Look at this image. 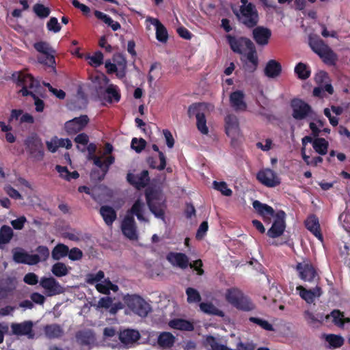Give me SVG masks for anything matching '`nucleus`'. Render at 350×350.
<instances>
[{
  "label": "nucleus",
  "mask_w": 350,
  "mask_h": 350,
  "mask_svg": "<svg viewBox=\"0 0 350 350\" xmlns=\"http://www.w3.org/2000/svg\"><path fill=\"white\" fill-rule=\"evenodd\" d=\"M145 204L140 199L135 201L131 208L126 211V213L121 223V230L123 234L131 240L137 238V226L134 216L140 221L148 222V220L144 217Z\"/></svg>",
  "instance_id": "f257e3e1"
},
{
  "label": "nucleus",
  "mask_w": 350,
  "mask_h": 350,
  "mask_svg": "<svg viewBox=\"0 0 350 350\" xmlns=\"http://www.w3.org/2000/svg\"><path fill=\"white\" fill-rule=\"evenodd\" d=\"M309 44L312 50L317 53L323 61L329 65H334L336 56L333 51L319 38H310Z\"/></svg>",
  "instance_id": "f03ea898"
},
{
  "label": "nucleus",
  "mask_w": 350,
  "mask_h": 350,
  "mask_svg": "<svg viewBox=\"0 0 350 350\" xmlns=\"http://www.w3.org/2000/svg\"><path fill=\"white\" fill-rule=\"evenodd\" d=\"M239 21L247 28H253L258 23V13L254 4H250L245 8L240 7L239 12H234Z\"/></svg>",
  "instance_id": "7ed1b4c3"
},
{
  "label": "nucleus",
  "mask_w": 350,
  "mask_h": 350,
  "mask_svg": "<svg viewBox=\"0 0 350 350\" xmlns=\"http://www.w3.org/2000/svg\"><path fill=\"white\" fill-rule=\"evenodd\" d=\"M26 151L29 157L36 161L42 160L44 154V145L42 139L36 133L28 136L25 142Z\"/></svg>",
  "instance_id": "20e7f679"
},
{
  "label": "nucleus",
  "mask_w": 350,
  "mask_h": 350,
  "mask_svg": "<svg viewBox=\"0 0 350 350\" xmlns=\"http://www.w3.org/2000/svg\"><path fill=\"white\" fill-rule=\"evenodd\" d=\"M226 299L230 304L239 310H250L254 308L249 299L236 288H230L227 291Z\"/></svg>",
  "instance_id": "39448f33"
},
{
  "label": "nucleus",
  "mask_w": 350,
  "mask_h": 350,
  "mask_svg": "<svg viewBox=\"0 0 350 350\" xmlns=\"http://www.w3.org/2000/svg\"><path fill=\"white\" fill-rule=\"evenodd\" d=\"M293 110L292 116L297 120H301L308 117L313 118L315 115L311 106L300 98H293L291 101Z\"/></svg>",
  "instance_id": "423d86ee"
},
{
  "label": "nucleus",
  "mask_w": 350,
  "mask_h": 350,
  "mask_svg": "<svg viewBox=\"0 0 350 350\" xmlns=\"http://www.w3.org/2000/svg\"><path fill=\"white\" fill-rule=\"evenodd\" d=\"M147 205L151 213L157 218L164 219L165 205L160 202L157 193L150 191L145 193Z\"/></svg>",
  "instance_id": "0eeeda50"
},
{
  "label": "nucleus",
  "mask_w": 350,
  "mask_h": 350,
  "mask_svg": "<svg viewBox=\"0 0 350 350\" xmlns=\"http://www.w3.org/2000/svg\"><path fill=\"white\" fill-rule=\"evenodd\" d=\"M126 302L128 307L140 317H146L150 310V305L139 296H129Z\"/></svg>",
  "instance_id": "6e6552de"
},
{
  "label": "nucleus",
  "mask_w": 350,
  "mask_h": 350,
  "mask_svg": "<svg viewBox=\"0 0 350 350\" xmlns=\"http://www.w3.org/2000/svg\"><path fill=\"white\" fill-rule=\"evenodd\" d=\"M286 213L284 211H278L271 227L267 230V235L270 238H278L283 234L286 229Z\"/></svg>",
  "instance_id": "1a4fd4ad"
},
{
  "label": "nucleus",
  "mask_w": 350,
  "mask_h": 350,
  "mask_svg": "<svg viewBox=\"0 0 350 350\" xmlns=\"http://www.w3.org/2000/svg\"><path fill=\"white\" fill-rule=\"evenodd\" d=\"M296 270L299 278L304 282H313L319 280V274L315 267L310 262H298Z\"/></svg>",
  "instance_id": "9d476101"
},
{
  "label": "nucleus",
  "mask_w": 350,
  "mask_h": 350,
  "mask_svg": "<svg viewBox=\"0 0 350 350\" xmlns=\"http://www.w3.org/2000/svg\"><path fill=\"white\" fill-rule=\"evenodd\" d=\"M226 38L231 50L237 54H243L244 46L247 49L254 44L250 38L244 36L237 37L228 34Z\"/></svg>",
  "instance_id": "9b49d317"
},
{
  "label": "nucleus",
  "mask_w": 350,
  "mask_h": 350,
  "mask_svg": "<svg viewBox=\"0 0 350 350\" xmlns=\"http://www.w3.org/2000/svg\"><path fill=\"white\" fill-rule=\"evenodd\" d=\"M257 180L267 187H275L280 184V179L276 173L269 169L260 170L256 175Z\"/></svg>",
  "instance_id": "f8f14e48"
},
{
  "label": "nucleus",
  "mask_w": 350,
  "mask_h": 350,
  "mask_svg": "<svg viewBox=\"0 0 350 350\" xmlns=\"http://www.w3.org/2000/svg\"><path fill=\"white\" fill-rule=\"evenodd\" d=\"M98 94L100 100L109 104L118 103L121 98L119 88L113 84H109L103 92L98 91Z\"/></svg>",
  "instance_id": "ddd939ff"
},
{
  "label": "nucleus",
  "mask_w": 350,
  "mask_h": 350,
  "mask_svg": "<svg viewBox=\"0 0 350 350\" xmlns=\"http://www.w3.org/2000/svg\"><path fill=\"white\" fill-rule=\"evenodd\" d=\"M253 28L252 38L256 44L260 46H267L272 35L271 29L263 26H257Z\"/></svg>",
  "instance_id": "4468645a"
},
{
  "label": "nucleus",
  "mask_w": 350,
  "mask_h": 350,
  "mask_svg": "<svg viewBox=\"0 0 350 350\" xmlns=\"http://www.w3.org/2000/svg\"><path fill=\"white\" fill-rule=\"evenodd\" d=\"M230 107L237 112H243L247 109V105L245 100V94L242 90H236L230 93L229 96Z\"/></svg>",
  "instance_id": "2eb2a0df"
},
{
  "label": "nucleus",
  "mask_w": 350,
  "mask_h": 350,
  "mask_svg": "<svg viewBox=\"0 0 350 350\" xmlns=\"http://www.w3.org/2000/svg\"><path fill=\"white\" fill-rule=\"evenodd\" d=\"M89 120L87 115H81L79 117L67 121L65 124V129L70 135L76 134L85 127Z\"/></svg>",
  "instance_id": "dca6fc26"
},
{
  "label": "nucleus",
  "mask_w": 350,
  "mask_h": 350,
  "mask_svg": "<svg viewBox=\"0 0 350 350\" xmlns=\"http://www.w3.org/2000/svg\"><path fill=\"white\" fill-rule=\"evenodd\" d=\"M126 180L128 183L137 189L144 188L150 182L148 171L143 170L139 174L135 175L131 172L127 174Z\"/></svg>",
  "instance_id": "f3484780"
},
{
  "label": "nucleus",
  "mask_w": 350,
  "mask_h": 350,
  "mask_svg": "<svg viewBox=\"0 0 350 350\" xmlns=\"http://www.w3.org/2000/svg\"><path fill=\"white\" fill-rule=\"evenodd\" d=\"M167 260L174 267L185 269L189 267V257L184 253L170 252L166 256Z\"/></svg>",
  "instance_id": "a211bd4d"
},
{
  "label": "nucleus",
  "mask_w": 350,
  "mask_h": 350,
  "mask_svg": "<svg viewBox=\"0 0 350 350\" xmlns=\"http://www.w3.org/2000/svg\"><path fill=\"white\" fill-rule=\"evenodd\" d=\"M253 208L258 215H260L265 222H269L271 217H275L274 209L267 204L262 203L258 200H254L252 203Z\"/></svg>",
  "instance_id": "6ab92c4d"
},
{
  "label": "nucleus",
  "mask_w": 350,
  "mask_h": 350,
  "mask_svg": "<svg viewBox=\"0 0 350 350\" xmlns=\"http://www.w3.org/2000/svg\"><path fill=\"white\" fill-rule=\"evenodd\" d=\"M33 323L31 321H26L21 323H12L11 329L14 334L19 336H27L29 338H33L34 333L32 327Z\"/></svg>",
  "instance_id": "aec40b11"
},
{
  "label": "nucleus",
  "mask_w": 350,
  "mask_h": 350,
  "mask_svg": "<svg viewBox=\"0 0 350 350\" xmlns=\"http://www.w3.org/2000/svg\"><path fill=\"white\" fill-rule=\"evenodd\" d=\"M226 133L232 138L238 135L239 131V120L234 114H228L225 117Z\"/></svg>",
  "instance_id": "412c9836"
},
{
  "label": "nucleus",
  "mask_w": 350,
  "mask_h": 350,
  "mask_svg": "<svg viewBox=\"0 0 350 350\" xmlns=\"http://www.w3.org/2000/svg\"><path fill=\"white\" fill-rule=\"evenodd\" d=\"M247 50L248 51L246 54L247 62L244 64L245 70L249 72H253L258 65V57L254 44Z\"/></svg>",
  "instance_id": "4be33fe9"
},
{
  "label": "nucleus",
  "mask_w": 350,
  "mask_h": 350,
  "mask_svg": "<svg viewBox=\"0 0 350 350\" xmlns=\"http://www.w3.org/2000/svg\"><path fill=\"white\" fill-rule=\"evenodd\" d=\"M16 84L18 86L28 88L31 90H35L40 86L39 81L36 80L31 74L23 72L18 73Z\"/></svg>",
  "instance_id": "5701e85b"
},
{
  "label": "nucleus",
  "mask_w": 350,
  "mask_h": 350,
  "mask_svg": "<svg viewBox=\"0 0 350 350\" xmlns=\"http://www.w3.org/2000/svg\"><path fill=\"white\" fill-rule=\"evenodd\" d=\"M118 338L122 344L119 345L118 347H120L122 345L129 347L138 340L139 334L137 331L134 329H126L119 334Z\"/></svg>",
  "instance_id": "b1692460"
},
{
  "label": "nucleus",
  "mask_w": 350,
  "mask_h": 350,
  "mask_svg": "<svg viewBox=\"0 0 350 350\" xmlns=\"http://www.w3.org/2000/svg\"><path fill=\"white\" fill-rule=\"evenodd\" d=\"M296 291L307 303H312L315 298L321 295V288L318 286L312 289H307L303 286H297Z\"/></svg>",
  "instance_id": "393cba45"
},
{
  "label": "nucleus",
  "mask_w": 350,
  "mask_h": 350,
  "mask_svg": "<svg viewBox=\"0 0 350 350\" xmlns=\"http://www.w3.org/2000/svg\"><path fill=\"white\" fill-rule=\"evenodd\" d=\"M306 228L312 232L319 240H323L321 232L319 218L315 215H311L305 221Z\"/></svg>",
  "instance_id": "a878e982"
},
{
  "label": "nucleus",
  "mask_w": 350,
  "mask_h": 350,
  "mask_svg": "<svg viewBox=\"0 0 350 350\" xmlns=\"http://www.w3.org/2000/svg\"><path fill=\"white\" fill-rule=\"evenodd\" d=\"M282 65L275 59H270L267 62L265 69V75L269 78H276L282 72Z\"/></svg>",
  "instance_id": "bb28decb"
},
{
  "label": "nucleus",
  "mask_w": 350,
  "mask_h": 350,
  "mask_svg": "<svg viewBox=\"0 0 350 350\" xmlns=\"http://www.w3.org/2000/svg\"><path fill=\"white\" fill-rule=\"evenodd\" d=\"M99 213L103 217L105 224L108 226H111L117 218V213L115 209L108 205L101 206L99 210Z\"/></svg>",
  "instance_id": "cd10ccee"
},
{
  "label": "nucleus",
  "mask_w": 350,
  "mask_h": 350,
  "mask_svg": "<svg viewBox=\"0 0 350 350\" xmlns=\"http://www.w3.org/2000/svg\"><path fill=\"white\" fill-rule=\"evenodd\" d=\"M148 19L156 28L157 40L165 43L168 40V33L165 27L157 18H149Z\"/></svg>",
  "instance_id": "c85d7f7f"
},
{
  "label": "nucleus",
  "mask_w": 350,
  "mask_h": 350,
  "mask_svg": "<svg viewBox=\"0 0 350 350\" xmlns=\"http://www.w3.org/2000/svg\"><path fill=\"white\" fill-rule=\"evenodd\" d=\"M204 345L208 350H234L226 345L221 344L217 338L212 336H205Z\"/></svg>",
  "instance_id": "c756f323"
},
{
  "label": "nucleus",
  "mask_w": 350,
  "mask_h": 350,
  "mask_svg": "<svg viewBox=\"0 0 350 350\" xmlns=\"http://www.w3.org/2000/svg\"><path fill=\"white\" fill-rule=\"evenodd\" d=\"M322 338L327 343V347L332 349H336L340 347L344 343V338L336 334H323Z\"/></svg>",
  "instance_id": "7c9ffc66"
},
{
  "label": "nucleus",
  "mask_w": 350,
  "mask_h": 350,
  "mask_svg": "<svg viewBox=\"0 0 350 350\" xmlns=\"http://www.w3.org/2000/svg\"><path fill=\"white\" fill-rule=\"evenodd\" d=\"M14 236L12 228L3 225L0 228V250H3L5 245L9 243Z\"/></svg>",
  "instance_id": "2f4dec72"
},
{
  "label": "nucleus",
  "mask_w": 350,
  "mask_h": 350,
  "mask_svg": "<svg viewBox=\"0 0 350 350\" xmlns=\"http://www.w3.org/2000/svg\"><path fill=\"white\" fill-rule=\"evenodd\" d=\"M325 318L332 319L333 323L340 327H345L346 325L350 323V319L345 317L339 310H334L330 314L326 315Z\"/></svg>",
  "instance_id": "473e14b6"
},
{
  "label": "nucleus",
  "mask_w": 350,
  "mask_h": 350,
  "mask_svg": "<svg viewBox=\"0 0 350 350\" xmlns=\"http://www.w3.org/2000/svg\"><path fill=\"white\" fill-rule=\"evenodd\" d=\"M169 325L171 328L183 331H191L193 329V325L191 322L180 319L170 321Z\"/></svg>",
  "instance_id": "72a5a7b5"
},
{
  "label": "nucleus",
  "mask_w": 350,
  "mask_h": 350,
  "mask_svg": "<svg viewBox=\"0 0 350 350\" xmlns=\"http://www.w3.org/2000/svg\"><path fill=\"white\" fill-rule=\"evenodd\" d=\"M94 15L98 19L101 20L110 27L113 31H117L121 27V25L118 22L114 21L109 15L104 12L96 10L94 12Z\"/></svg>",
  "instance_id": "f704fd0d"
},
{
  "label": "nucleus",
  "mask_w": 350,
  "mask_h": 350,
  "mask_svg": "<svg viewBox=\"0 0 350 350\" xmlns=\"http://www.w3.org/2000/svg\"><path fill=\"white\" fill-rule=\"evenodd\" d=\"M312 147L316 152L321 155H325L327 152L329 143L324 138L317 137L314 139Z\"/></svg>",
  "instance_id": "c9c22d12"
},
{
  "label": "nucleus",
  "mask_w": 350,
  "mask_h": 350,
  "mask_svg": "<svg viewBox=\"0 0 350 350\" xmlns=\"http://www.w3.org/2000/svg\"><path fill=\"white\" fill-rule=\"evenodd\" d=\"M295 73L299 79L306 80L311 74L310 67L304 63L299 62L295 67Z\"/></svg>",
  "instance_id": "e433bc0d"
},
{
  "label": "nucleus",
  "mask_w": 350,
  "mask_h": 350,
  "mask_svg": "<svg viewBox=\"0 0 350 350\" xmlns=\"http://www.w3.org/2000/svg\"><path fill=\"white\" fill-rule=\"evenodd\" d=\"M200 308L202 312L207 314L224 317V312L218 309L215 306L209 302H202L200 304Z\"/></svg>",
  "instance_id": "4c0bfd02"
},
{
  "label": "nucleus",
  "mask_w": 350,
  "mask_h": 350,
  "mask_svg": "<svg viewBox=\"0 0 350 350\" xmlns=\"http://www.w3.org/2000/svg\"><path fill=\"white\" fill-rule=\"evenodd\" d=\"M159 157L160 160V164L159 165H156L157 161L153 157H148L146 161L150 168L161 171L164 170L166 167V157L163 152H159Z\"/></svg>",
  "instance_id": "58836bf2"
},
{
  "label": "nucleus",
  "mask_w": 350,
  "mask_h": 350,
  "mask_svg": "<svg viewBox=\"0 0 350 350\" xmlns=\"http://www.w3.org/2000/svg\"><path fill=\"white\" fill-rule=\"evenodd\" d=\"M68 253V247L63 243H59L53 249L51 255L54 260H58L66 256Z\"/></svg>",
  "instance_id": "ea45409f"
},
{
  "label": "nucleus",
  "mask_w": 350,
  "mask_h": 350,
  "mask_svg": "<svg viewBox=\"0 0 350 350\" xmlns=\"http://www.w3.org/2000/svg\"><path fill=\"white\" fill-rule=\"evenodd\" d=\"M175 337L170 332L161 334L158 338V343L164 348H169L174 343Z\"/></svg>",
  "instance_id": "a19ab883"
},
{
  "label": "nucleus",
  "mask_w": 350,
  "mask_h": 350,
  "mask_svg": "<svg viewBox=\"0 0 350 350\" xmlns=\"http://www.w3.org/2000/svg\"><path fill=\"white\" fill-rule=\"evenodd\" d=\"M85 59H89V64L94 67H98L103 64V54L101 51H96L92 55L86 54L85 55Z\"/></svg>",
  "instance_id": "79ce46f5"
},
{
  "label": "nucleus",
  "mask_w": 350,
  "mask_h": 350,
  "mask_svg": "<svg viewBox=\"0 0 350 350\" xmlns=\"http://www.w3.org/2000/svg\"><path fill=\"white\" fill-rule=\"evenodd\" d=\"M116 333L113 328H105L104 330V341L105 345L112 348L118 347L119 343L116 341L115 342H111V338H117Z\"/></svg>",
  "instance_id": "37998d69"
},
{
  "label": "nucleus",
  "mask_w": 350,
  "mask_h": 350,
  "mask_svg": "<svg viewBox=\"0 0 350 350\" xmlns=\"http://www.w3.org/2000/svg\"><path fill=\"white\" fill-rule=\"evenodd\" d=\"M53 53H47L46 54L41 55L38 57V61L42 64L53 68V70L55 71V59Z\"/></svg>",
  "instance_id": "c03bdc74"
},
{
  "label": "nucleus",
  "mask_w": 350,
  "mask_h": 350,
  "mask_svg": "<svg viewBox=\"0 0 350 350\" xmlns=\"http://www.w3.org/2000/svg\"><path fill=\"white\" fill-rule=\"evenodd\" d=\"M105 278V273L104 271L100 270L97 273H90L86 274L85 275V282L90 284H94L96 283V284H101L98 283L101 282Z\"/></svg>",
  "instance_id": "a18cd8bd"
},
{
  "label": "nucleus",
  "mask_w": 350,
  "mask_h": 350,
  "mask_svg": "<svg viewBox=\"0 0 350 350\" xmlns=\"http://www.w3.org/2000/svg\"><path fill=\"white\" fill-rule=\"evenodd\" d=\"M44 332L49 338H57L62 334V329L58 325L53 324L44 327Z\"/></svg>",
  "instance_id": "49530a36"
},
{
  "label": "nucleus",
  "mask_w": 350,
  "mask_h": 350,
  "mask_svg": "<svg viewBox=\"0 0 350 350\" xmlns=\"http://www.w3.org/2000/svg\"><path fill=\"white\" fill-rule=\"evenodd\" d=\"M33 10L35 14L41 18L48 17L51 12V10L48 7H45L41 3H36L33 7Z\"/></svg>",
  "instance_id": "de8ad7c7"
},
{
  "label": "nucleus",
  "mask_w": 350,
  "mask_h": 350,
  "mask_svg": "<svg viewBox=\"0 0 350 350\" xmlns=\"http://www.w3.org/2000/svg\"><path fill=\"white\" fill-rule=\"evenodd\" d=\"M214 189L220 191L225 196H230L232 194V191L228 188V185L224 181L217 182L215 180L213 182Z\"/></svg>",
  "instance_id": "09e8293b"
},
{
  "label": "nucleus",
  "mask_w": 350,
  "mask_h": 350,
  "mask_svg": "<svg viewBox=\"0 0 350 350\" xmlns=\"http://www.w3.org/2000/svg\"><path fill=\"white\" fill-rule=\"evenodd\" d=\"M51 271L55 276L62 277L68 273V269L64 263L57 262L53 265Z\"/></svg>",
  "instance_id": "8fccbe9b"
},
{
  "label": "nucleus",
  "mask_w": 350,
  "mask_h": 350,
  "mask_svg": "<svg viewBox=\"0 0 350 350\" xmlns=\"http://www.w3.org/2000/svg\"><path fill=\"white\" fill-rule=\"evenodd\" d=\"M304 316L308 323L310 325H315L317 323H321L324 318L323 314H318L314 315L310 311H305Z\"/></svg>",
  "instance_id": "3c124183"
},
{
  "label": "nucleus",
  "mask_w": 350,
  "mask_h": 350,
  "mask_svg": "<svg viewBox=\"0 0 350 350\" xmlns=\"http://www.w3.org/2000/svg\"><path fill=\"white\" fill-rule=\"evenodd\" d=\"M33 47L38 52L42 53V55L46 54L47 53H55V51L46 42H37L33 44Z\"/></svg>",
  "instance_id": "603ef678"
},
{
  "label": "nucleus",
  "mask_w": 350,
  "mask_h": 350,
  "mask_svg": "<svg viewBox=\"0 0 350 350\" xmlns=\"http://www.w3.org/2000/svg\"><path fill=\"white\" fill-rule=\"evenodd\" d=\"M196 126L198 131L203 135H207L208 133V128L206 126L205 115H200V116L196 118Z\"/></svg>",
  "instance_id": "864d4df0"
},
{
  "label": "nucleus",
  "mask_w": 350,
  "mask_h": 350,
  "mask_svg": "<svg viewBox=\"0 0 350 350\" xmlns=\"http://www.w3.org/2000/svg\"><path fill=\"white\" fill-rule=\"evenodd\" d=\"M131 148L135 150L136 152H141L146 146V142L143 138L137 139L134 137L131 141Z\"/></svg>",
  "instance_id": "5fc2aeb1"
},
{
  "label": "nucleus",
  "mask_w": 350,
  "mask_h": 350,
  "mask_svg": "<svg viewBox=\"0 0 350 350\" xmlns=\"http://www.w3.org/2000/svg\"><path fill=\"white\" fill-rule=\"evenodd\" d=\"M201 103H193L190 105L188 109L189 117L191 118L193 116H196V118H198V117L200 116V115L204 114L201 111Z\"/></svg>",
  "instance_id": "6e6d98bb"
},
{
  "label": "nucleus",
  "mask_w": 350,
  "mask_h": 350,
  "mask_svg": "<svg viewBox=\"0 0 350 350\" xmlns=\"http://www.w3.org/2000/svg\"><path fill=\"white\" fill-rule=\"evenodd\" d=\"M187 295V301L189 303H196L200 300V295L198 291L193 288H188L186 291Z\"/></svg>",
  "instance_id": "4d7b16f0"
},
{
  "label": "nucleus",
  "mask_w": 350,
  "mask_h": 350,
  "mask_svg": "<svg viewBox=\"0 0 350 350\" xmlns=\"http://www.w3.org/2000/svg\"><path fill=\"white\" fill-rule=\"evenodd\" d=\"M46 296H53L63 292L62 286H42Z\"/></svg>",
  "instance_id": "13d9d810"
},
{
  "label": "nucleus",
  "mask_w": 350,
  "mask_h": 350,
  "mask_svg": "<svg viewBox=\"0 0 350 350\" xmlns=\"http://www.w3.org/2000/svg\"><path fill=\"white\" fill-rule=\"evenodd\" d=\"M27 252H24L22 249L13 251V260L17 263L25 264Z\"/></svg>",
  "instance_id": "bf43d9fd"
},
{
  "label": "nucleus",
  "mask_w": 350,
  "mask_h": 350,
  "mask_svg": "<svg viewBox=\"0 0 350 350\" xmlns=\"http://www.w3.org/2000/svg\"><path fill=\"white\" fill-rule=\"evenodd\" d=\"M46 27L49 31L57 33L61 30V25L58 23L57 18L51 17L46 23Z\"/></svg>",
  "instance_id": "052dcab7"
},
{
  "label": "nucleus",
  "mask_w": 350,
  "mask_h": 350,
  "mask_svg": "<svg viewBox=\"0 0 350 350\" xmlns=\"http://www.w3.org/2000/svg\"><path fill=\"white\" fill-rule=\"evenodd\" d=\"M62 237L65 239H68L72 241H79L81 238V233L80 232H77L75 230H72L70 232H64L62 234Z\"/></svg>",
  "instance_id": "680f3d73"
},
{
  "label": "nucleus",
  "mask_w": 350,
  "mask_h": 350,
  "mask_svg": "<svg viewBox=\"0 0 350 350\" xmlns=\"http://www.w3.org/2000/svg\"><path fill=\"white\" fill-rule=\"evenodd\" d=\"M67 256L71 260H79L82 258L83 252L80 249L73 247L71 250H69V253Z\"/></svg>",
  "instance_id": "e2e57ef3"
},
{
  "label": "nucleus",
  "mask_w": 350,
  "mask_h": 350,
  "mask_svg": "<svg viewBox=\"0 0 350 350\" xmlns=\"http://www.w3.org/2000/svg\"><path fill=\"white\" fill-rule=\"evenodd\" d=\"M208 229V222L206 221H202L196 232V237L197 239L200 240L205 236Z\"/></svg>",
  "instance_id": "0e129e2a"
},
{
  "label": "nucleus",
  "mask_w": 350,
  "mask_h": 350,
  "mask_svg": "<svg viewBox=\"0 0 350 350\" xmlns=\"http://www.w3.org/2000/svg\"><path fill=\"white\" fill-rule=\"evenodd\" d=\"M113 60L115 62V64L118 67L127 66V61L122 53H117L114 54L113 56Z\"/></svg>",
  "instance_id": "69168bd1"
},
{
  "label": "nucleus",
  "mask_w": 350,
  "mask_h": 350,
  "mask_svg": "<svg viewBox=\"0 0 350 350\" xmlns=\"http://www.w3.org/2000/svg\"><path fill=\"white\" fill-rule=\"evenodd\" d=\"M6 193L14 200H21L23 197L21 194L14 187L10 185L5 186L4 188Z\"/></svg>",
  "instance_id": "338daca9"
},
{
  "label": "nucleus",
  "mask_w": 350,
  "mask_h": 350,
  "mask_svg": "<svg viewBox=\"0 0 350 350\" xmlns=\"http://www.w3.org/2000/svg\"><path fill=\"white\" fill-rule=\"evenodd\" d=\"M203 263L200 259L193 261L192 263H189L190 267L193 271H196L197 275H202L204 274V270L202 269Z\"/></svg>",
  "instance_id": "774afa93"
}]
</instances>
